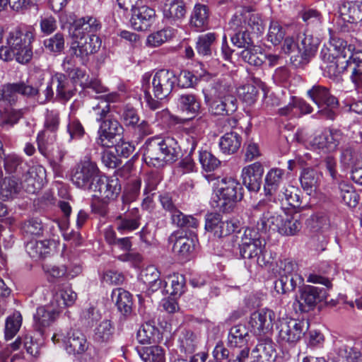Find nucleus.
I'll use <instances>...</instances> for the list:
<instances>
[{"mask_svg": "<svg viewBox=\"0 0 362 362\" xmlns=\"http://www.w3.org/2000/svg\"><path fill=\"white\" fill-rule=\"evenodd\" d=\"M180 153V148L177 141L172 137L164 139L150 138L143 147L144 160L148 165L155 168L175 162Z\"/></svg>", "mask_w": 362, "mask_h": 362, "instance_id": "obj_1", "label": "nucleus"}, {"mask_svg": "<svg viewBox=\"0 0 362 362\" xmlns=\"http://www.w3.org/2000/svg\"><path fill=\"white\" fill-rule=\"evenodd\" d=\"M43 78L37 81L32 79L27 81L8 83L0 87V104L14 105L18 101V94L33 100H37L43 86Z\"/></svg>", "mask_w": 362, "mask_h": 362, "instance_id": "obj_2", "label": "nucleus"}, {"mask_svg": "<svg viewBox=\"0 0 362 362\" xmlns=\"http://www.w3.org/2000/svg\"><path fill=\"white\" fill-rule=\"evenodd\" d=\"M35 39L33 28H16L6 36V44L16 52V61L21 64L28 63L33 57L32 43Z\"/></svg>", "mask_w": 362, "mask_h": 362, "instance_id": "obj_3", "label": "nucleus"}, {"mask_svg": "<svg viewBox=\"0 0 362 362\" xmlns=\"http://www.w3.org/2000/svg\"><path fill=\"white\" fill-rule=\"evenodd\" d=\"M243 197L241 185L232 177L223 178L216 195L212 198L211 204L223 212H229Z\"/></svg>", "mask_w": 362, "mask_h": 362, "instance_id": "obj_4", "label": "nucleus"}, {"mask_svg": "<svg viewBox=\"0 0 362 362\" xmlns=\"http://www.w3.org/2000/svg\"><path fill=\"white\" fill-rule=\"evenodd\" d=\"M100 175V172L96 163L85 158L73 169L71 182L76 187L90 191Z\"/></svg>", "mask_w": 362, "mask_h": 362, "instance_id": "obj_5", "label": "nucleus"}, {"mask_svg": "<svg viewBox=\"0 0 362 362\" xmlns=\"http://www.w3.org/2000/svg\"><path fill=\"white\" fill-rule=\"evenodd\" d=\"M308 97L319 107H323L320 112L327 118L333 119L335 110L338 107V99L331 94L327 87L316 84L307 92Z\"/></svg>", "mask_w": 362, "mask_h": 362, "instance_id": "obj_6", "label": "nucleus"}, {"mask_svg": "<svg viewBox=\"0 0 362 362\" xmlns=\"http://www.w3.org/2000/svg\"><path fill=\"white\" fill-rule=\"evenodd\" d=\"M279 341L295 344L308 329V322L295 319H283L277 325Z\"/></svg>", "mask_w": 362, "mask_h": 362, "instance_id": "obj_7", "label": "nucleus"}, {"mask_svg": "<svg viewBox=\"0 0 362 362\" xmlns=\"http://www.w3.org/2000/svg\"><path fill=\"white\" fill-rule=\"evenodd\" d=\"M334 44L329 48H323L320 57L323 62L321 67L324 75L335 80L346 69V65L344 55L334 51Z\"/></svg>", "mask_w": 362, "mask_h": 362, "instance_id": "obj_8", "label": "nucleus"}, {"mask_svg": "<svg viewBox=\"0 0 362 362\" xmlns=\"http://www.w3.org/2000/svg\"><path fill=\"white\" fill-rule=\"evenodd\" d=\"M177 83V75L170 69H160L151 81V92L155 98L163 100L172 93Z\"/></svg>", "mask_w": 362, "mask_h": 362, "instance_id": "obj_9", "label": "nucleus"}, {"mask_svg": "<svg viewBox=\"0 0 362 362\" xmlns=\"http://www.w3.org/2000/svg\"><path fill=\"white\" fill-rule=\"evenodd\" d=\"M327 295V290L323 288L305 286L300 290V297L296 298L293 305L301 313L309 312L317 303L326 300Z\"/></svg>", "mask_w": 362, "mask_h": 362, "instance_id": "obj_10", "label": "nucleus"}, {"mask_svg": "<svg viewBox=\"0 0 362 362\" xmlns=\"http://www.w3.org/2000/svg\"><path fill=\"white\" fill-rule=\"evenodd\" d=\"M123 133V127L116 118L112 116L100 122L98 130L96 144L102 147L110 148L115 145Z\"/></svg>", "mask_w": 362, "mask_h": 362, "instance_id": "obj_11", "label": "nucleus"}, {"mask_svg": "<svg viewBox=\"0 0 362 362\" xmlns=\"http://www.w3.org/2000/svg\"><path fill=\"white\" fill-rule=\"evenodd\" d=\"M328 357L332 362H362V353L345 339L334 341Z\"/></svg>", "mask_w": 362, "mask_h": 362, "instance_id": "obj_12", "label": "nucleus"}, {"mask_svg": "<svg viewBox=\"0 0 362 362\" xmlns=\"http://www.w3.org/2000/svg\"><path fill=\"white\" fill-rule=\"evenodd\" d=\"M334 51L343 54L346 59V69L351 70V74L362 73V51H355L352 45L342 39L334 40Z\"/></svg>", "mask_w": 362, "mask_h": 362, "instance_id": "obj_13", "label": "nucleus"}, {"mask_svg": "<svg viewBox=\"0 0 362 362\" xmlns=\"http://www.w3.org/2000/svg\"><path fill=\"white\" fill-rule=\"evenodd\" d=\"M121 191V186L117 178H107L99 176L90 192H94V197L100 199L103 202L115 199Z\"/></svg>", "mask_w": 362, "mask_h": 362, "instance_id": "obj_14", "label": "nucleus"}, {"mask_svg": "<svg viewBox=\"0 0 362 362\" xmlns=\"http://www.w3.org/2000/svg\"><path fill=\"white\" fill-rule=\"evenodd\" d=\"M296 37L298 40V54L293 55V62H296L298 64H306L315 55L319 40L305 33H299Z\"/></svg>", "mask_w": 362, "mask_h": 362, "instance_id": "obj_15", "label": "nucleus"}, {"mask_svg": "<svg viewBox=\"0 0 362 362\" xmlns=\"http://www.w3.org/2000/svg\"><path fill=\"white\" fill-rule=\"evenodd\" d=\"M237 228L231 221H223L222 216L217 213H210L206 216L205 229L211 233L214 237L221 238L229 235Z\"/></svg>", "mask_w": 362, "mask_h": 362, "instance_id": "obj_16", "label": "nucleus"}, {"mask_svg": "<svg viewBox=\"0 0 362 362\" xmlns=\"http://www.w3.org/2000/svg\"><path fill=\"white\" fill-rule=\"evenodd\" d=\"M274 320V312L264 308L252 313L249 323L255 334L262 335L272 329Z\"/></svg>", "mask_w": 362, "mask_h": 362, "instance_id": "obj_17", "label": "nucleus"}, {"mask_svg": "<svg viewBox=\"0 0 362 362\" xmlns=\"http://www.w3.org/2000/svg\"><path fill=\"white\" fill-rule=\"evenodd\" d=\"M101 44L102 41L98 35L90 34L81 37L77 42L76 46L72 45L71 49L76 57L84 60L90 54L97 52L100 48Z\"/></svg>", "mask_w": 362, "mask_h": 362, "instance_id": "obj_18", "label": "nucleus"}, {"mask_svg": "<svg viewBox=\"0 0 362 362\" xmlns=\"http://www.w3.org/2000/svg\"><path fill=\"white\" fill-rule=\"evenodd\" d=\"M132 11L131 23L132 27L136 30H147L155 21L156 11L148 6L134 7Z\"/></svg>", "mask_w": 362, "mask_h": 362, "instance_id": "obj_19", "label": "nucleus"}, {"mask_svg": "<svg viewBox=\"0 0 362 362\" xmlns=\"http://www.w3.org/2000/svg\"><path fill=\"white\" fill-rule=\"evenodd\" d=\"M263 174L264 168L260 163L250 164L242 170L243 183L250 191L257 192L261 187Z\"/></svg>", "mask_w": 362, "mask_h": 362, "instance_id": "obj_20", "label": "nucleus"}, {"mask_svg": "<svg viewBox=\"0 0 362 362\" xmlns=\"http://www.w3.org/2000/svg\"><path fill=\"white\" fill-rule=\"evenodd\" d=\"M123 214L115 218L116 229L123 233L136 230L140 226L141 214L136 207L125 209Z\"/></svg>", "mask_w": 362, "mask_h": 362, "instance_id": "obj_21", "label": "nucleus"}, {"mask_svg": "<svg viewBox=\"0 0 362 362\" xmlns=\"http://www.w3.org/2000/svg\"><path fill=\"white\" fill-rule=\"evenodd\" d=\"M209 105V112L215 116H230L238 108V101L235 95H228L223 98L211 99Z\"/></svg>", "mask_w": 362, "mask_h": 362, "instance_id": "obj_22", "label": "nucleus"}, {"mask_svg": "<svg viewBox=\"0 0 362 362\" xmlns=\"http://www.w3.org/2000/svg\"><path fill=\"white\" fill-rule=\"evenodd\" d=\"M340 136L339 131H325L316 136L311 141V144L315 148L322 150L324 152H331L338 146Z\"/></svg>", "mask_w": 362, "mask_h": 362, "instance_id": "obj_23", "label": "nucleus"}, {"mask_svg": "<svg viewBox=\"0 0 362 362\" xmlns=\"http://www.w3.org/2000/svg\"><path fill=\"white\" fill-rule=\"evenodd\" d=\"M60 312L50 303L47 306L37 308L34 315L35 329L42 333L43 329L50 326L59 317Z\"/></svg>", "mask_w": 362, "mask_h": 362, "instance_id": "obj_24", "label": "nucleus"}, {"mask_svg": "<svg viewBox=\"0 0 362 362\" xmlns=\"http://www.w3.org/2000/svg\"><path fill=\"white\" fill-rule=\"evenodd\" d=\"M162 11L163 18L169 23L180 22L185 17L186 5L182 0H166Z\"/></svg>", "mask_w": 362, "mask_h": 362, "instance_id": "obj_25", "label": "nucleus"}, {"mask_svg": "<svg viewBox=\"0 0 362 362\" xmlns=\"http://www.w3.org/2000/svg\"><path fill=\"white\" fill-rule=\"evenodd\" d=\"M77 299V293L69 286H59L54 293L51 304L57 310H61L66 307L72 306Z\"/></svg>", "mask_w": 362, "mask_h": 362, "instance_id": "obj_26", "label": "nucleus"}, {"mask_svg": "<svg viewBox=\"0 0 362 362\" xmlns=\"http://www.w3.org/2000/svg\"><path fill=\"white\" fill-rule=\"evenodd\" d=\"M240 23L241 18L238 16H233L229 22L230 28L235 32L231 37V41L234 45L245 49L252 46V40L247 30H243V28H238Z\"/></svg>", "mask_w": 362, "mask_h": 362, "instance_id": "obj_27", "label": "nucleus"}, {"mask_svg": "<svg viewBox=\"0 0 362 362\" xmlns=\"http://www.w3.org/2000/svg\"><path fill=\"white\" fill-rule=\"evenodd\" d=\"M204 100L209 103L211 99L226 98L233 94V88L225 78H218L211 84L210 89L204 90Z\"/></svg>", "mask_w": 362, "mask_h": 362, "instance_id": "obj_28", "label": "nucleus"}, {"mask_svg": "<svg viewBox=\"0 0 362 362\" xmlns=\"http://www.w3.org/2000/svg\"><path fill=\"white\" fill-rule=\"evenodd\" d=\"M66 351L69 354H81L88 348L85 336L79 331L74 330L63 339Z\"/></svg>", "mask_w": 362, "mask_h": 362, "instance_id": "obj_29", "label": "nucleus"}, {"mask_svg": "<svg viewBox=\"0 0 362 362\" xmlns=\"http://www.w3.org/2000/svg\"><path fill=\"white\" fill-rule=\"evenodd\" d=\"M210 11L208 6L202 4H196L190 16V25L199 31L208 28L209 23Z\"/></svg>", "mask_w": 362, "mask_h": 362, "instance_id": "obj_30", "label": "nucleus"}, {"mask_svg": "<svg viewBox=\"0 0 362 362\" xmlns=\"http://www.w3.org/2000/svg\"><path fill=\"white\" fill-rule=\"evenodd\" d=\"M28 187L26 190L30 193H35L40 190L46 182V170L41 165L32 168L25 180Z\"/></svg>", "mask_w": 362, "mask_h": 362, "instance_id": "obj_31", "label": "nucleus"}, {"mask_svg": "<svg viewBox=\"0 0 362 362\" xmlns=\"http://www.w3.org/2000/svg\"><path fill=\"white\" fill-rule=\"evenodd\" d=\"M265 243L240 245V254L244 259L257 257V262L259 265L266 266L269 261L265 260Z\"/></svg>", "mask_w": 362, "mask_h": 362, "instance_id": "obj_32", "label": "nucleus"}, {"mask_svg": "<svg viewBox=\"0 0 362 362\" xmlns=\"http://www.w3.org/2000/svg\"><path fill=\"white\" fill-rule=\"evenodd\" d=\"M339 13L344 21L356 23L362 19V4L359 1H347L339 8Z\"/></svg>", "mask_w": 362, "mask_h": 362, "instance_id": "obj_33", "label": "nucleus"}, {"mask_svg": "<svg viewBox=\"0 0 362 362\" xmlns=\"http://www.w3.org/2000/svg\"><path fill=\"white\" fill-rule=\"evenodd\" d=\"M284 171L278 168L270 169L265 176L264 191L267 195H273L284 182Z\"/></svg>", "mask_w": 362, "mask_h": 362, "instance_id": "obj_34", "label": "nucleus"}, {"mask_svg": "<svg viewBox=\"0 0 362 362\" xmlns=\"http://www.w3.org/2000/svg\"><path fill=\"white\" fill-rule=\"evenodd\" d=\"M252 362H273L275 357V350L269 341H261L252 351Z\"/></svg>", "mask_w": 362, "mask_h": 362, "instance_id": "obj_35", "label": "nucleus"}, {"mask_svg": "<svg viewBox=\"0 0 362 362\" xmlns=\"http://www.w3.org/2000/svg\"><path fill=\"white\" fill-rule=\"evenodd\" d=\"M249 337L247 329L245 325H235L229 331L228 344L233 348H243L247 344Z\"/></svg>", "mask_w": 362, "mask_h": 362, "instance_id": "obj_36", "label": "nucleus"}, {"mask_svg": "<svg viewBox=\"0 0 362 362\" xmlns=\"http://www.w3.org/2000/svg\"><path fill=\"white\" fill-rule=\"evenodd\" d=\"M52 243L50 240H32L25 245V250L28 255L34 259L45 258L51 252V245Z\"/></svg>", "mask_w": 362, "mask_h": 362, "instance_id": "obj_37", "label": "nucleus"}, {"mask_svg": "<svg viewBox=\"0 0 362 362\" xmlns=\"http://www.w3.org/2000/svg\"><path fill=\"white\" fill-rule=\"evenodd\" d=\"M112 298L115 301L118 310L124 316L131 314L133 302L129 292L121 288L114 289L112 293Z\"/></svg>", "mask_w": 362, "mask_h": 362, "instance_id": "obj_38", "label": "nucleus"}, {"mask_svg": "<svg viewBox=\"0 0 362 362\" xmlns=\"http://www.w3.org/2000/svg\"><path fill=\"white\" fill-rule=\"evenodd\" d=\"M22 188V184L14 177H4L0 182V199L4 201L16 197Z\"/></svg>", "mask_w": 362, "mask_h": 362, "instance_id": "obj_39", "label": "nucleus"}, {"mask_svg": "<svg viewBox=\"0 0 362 362\" xmlns=\"http://www.w3.org/2000/svg\"><path fill=\"white\" fill-rule=\"evenodd\" d=\"M321 174L314 169L305 168L301 173L300 182L302 188L310 195L317 189L320 182Z\"/></svg>", "mask_w": 362, "mask_h": 362, "instance_id": "obj_40", "label": "nucleus"}, {"mask_svg": "<svg viewBox=\"0 0 362 362\" xmlns=\"http://www.w3.org/2000/svg\"><path fill=\"white\" fill-rule=\"evenodd\" d=\"M278 198L281 200L285 199L287 204L294 209L301 210L306 206V204L302 205L300 191L292 185L284 187L279 192Z\"/></svg>", "mask_w": 362, "mask_h": 362, "instance_id": "obj_41", "label": "nucleus"}, {"mask_svg": "<svg viewBox=\"0 0 362 362\" xmlns=\"http://www.w3.org/2000/svg\"><path fill=\"white\" fill-rule=\"evenodd\" d=\"M241 142V136L236 132H230L221 137L219 146L223 153L233 154L240 148Z\"/></svg>", "mask_w": 362, "mask_h": 362, "instance_id": "obj_42", "label": "nucleus"}, {"mask_svg": "<svg viewBox=\"0 0 362 362\" xmlns=\"http://www.w3.org/2000/svg\"><path fill=\"white\" fill-rule=\"evenodd\" d=\"M283 218L284 216L274 212L271 209L266 214H262L259 220L257 221V226L262 231H266L267 229L279 231Z\"/></svg>", "mask_w": 362, "mask_h": 362, "instance_id": "obj_43", "label": "nucleus"}, {"mask_svg": "<svg viewBox=\"0 0 362 362\" xmlns=\"http://www.w3.org/2000/svg\"><path fill=\"white\" fill-rule=\"evenodd\" d=\"M291 28L292 27L283 26L278 21H272L267 35V40L275 46L278 45L289 33Z\"/></svg>", "mask_w": 362, "mask_h": 362, "instance_id": "obj_44", "label": "nucleus"}, {"mask_svg": "<svg viewBox=\"0 0 362 362\" xmlns=\"http://www.w3.org/2000/svg\"><path fill=\"white\" fill-rule=\"evenodd\" d=\"M57 83V96L64 101L69 100L74 94L75 88H72L69 81L63 74H57L53 77Z\"/></svg>", "mask_w": 362, "mask_h": 362, "instance_id": "obj_45", "label": "nucleus"}, {"mask_svg": "<svg viewBox=\"0 0 362 362\" xmlns=\"http://www.w3.org/2000/svg\"><path fill=\"white\" fill-rule=\"evenodd\" d=\"M185 279L183 275L173 274L168 277V281L164 282L163 291L170 296H181L184 293Z\"/></svg>", "mask_w": 362, "mask_h": 362, "instance_id": "obj_46", "label": "nucleus"}, {"mask_svg": "<svg viewBox=\"0 0 362 362\" xmlns=\"http://www.w3.org/2000/svg\"><path fill=\"white\" fill-rule=\"evenodd\" d=\"M303 283V279L300 275L279 277L275 281V290L279 293H286L295 290L297 286Z\"/></svg>", "mask_w": 362, "mask_h": 362, "instance_id": "obj_47", "label": "nucleus"}, {"mask_svg": "<svg viewBox=\"0 0 362 362\" xmlns=\"http://www.w3.org/2000/svg\"><path fill=\"white\" fill-rule=\"evenodd\" d=\"M158 329L155 327V322L144 323L136 334V339L141 344L155 343L159 339Z\"/></svg>", "mask_w": 362, "mask_h": 362, "instance_id": "obj_48", "label": "nucleus"}, {"mask_svg": "<svg viewBox=\"0 0 362 362\" xmlns=\"http://www.w3.org/2000/svg\"><path fill=\"white\" fill-rule=\"evenodd\" d=\"M300 228L301 223L298 215L288 216L285 214L278 232L284 235H293L300 231Z\"/></svg>", "mask_w": 362, "mask_h": 362, "instance_id": "obj_49", "label": "nucleus"}, {"mask_svg": "<svg viewBox=\"0 0 362 362\" xmlns=\"http://www.w3.org/2000/svg\"><path fill=\"white\" fill-rule=\"evenodd\" d=\"M341 160L348 166L361 167L362 166V153L357 148L348 146L343 148Z\"/></svg>", "mask_w": 362, "mask_h": 362, "instance_id": "obj_50", "label": "nucleus"}, {"mask_svg": "<svg viewBox=\"0 0 362 362\" xmlns=\"http://www.w3.org/2000/svg\"><path fill=\"white\" fill-rule=\"evenodd\" d=\"M4 167L6 173L9 174H21L24 171L25 163L23 158L16 153H8L4 155Z\"/></svg>", "mask_w": 362, "mask_h": 362, "instance_id": "obj_51", "label": "nucleus"}, {"mask_svg": "<svg viewBox=\"0 0 362 362\" xmlns=\"http://www.w3.org/2000/svg\"><path fill=\"white\" fill-rule=\"evenodd\" d=\"M187 141L191 145L189 148V153L182 158L179 163V168H181L184 173H189L197 170L196 164L192 158V155L197 148L198 139L190 136L187 139Z\"/></svg>", "mask_w": 362, "mask_h": 362, "instance_id": "obj_52", "label": "nucleus"}, {"mask_svg": "<svg viewBox=\"0 0 362 362\" xmlns=\"http://www.w3.org/2000/svg\"><path fill=\"white\" fill-rule=\"evenodd\" d=\"M82 88L88 95L97 99L103 98L102 95L107 92V88L95 78H87L85 82H82Z\"/></svg>", "mask_w": 362, "mask_h": 362, "instance_id": "obj_53", "label": "nucleus"}, {"mask_svg": "<svg viewBox=\"0 0 362 362\" xmlns=\"http://www.w3.org/2000/svg\"><path fill=\"white\" fill-rule=\"evenodd\" d=\"M115 328L110 320H103L95 329L94 339L98 343L110 341L114 334Z\"/></svg>", "mask_w": 362, "mask_h": 362, "instance_id": "obj_54", "label": "nucleus"}, {"mask_svg": "<svg viewBox=\"0 0 362 362\" xmlns=\"http://www.w3.org/2000/svg\"><path fill=\"white\" fill-rule=\"evenodd\" d=\"M139 355L144 362H165L164 350L158 346L144 347Z\"/></svg>", "mask_w": 362, "mask_h": 362, "instance_id": "obj_55", "label": "nucleus"}, {"mask_svg": "<svg viewBox=\"0 0 362 362\" xmlns=\"http://www.w3.org/2000/svg\"><path fill=\"white\" fill-rule=\"evenodd\" d=\"M306 224L315 232H324L329 229L330 221L328 216L324 212H318L306 221Z\"/></svg>", "mask_w": 362, "mask_h": 362, "instance_id": "obj_56", "label": "nucleus"}, {"mask_svg": "<svg viewBox=\"0 0 362 362\" xmlns=\"http://www.w3.org/2000/svg\"><path fill=\"white\" fill-rule=\"evenodd\" d=\"M216 39L214 33H208L199 36L196 49L199 54L202 56H210L212 53V46Z\"/></svg>", "mask_w": 362, "mask_h": 362, "instance_id": "obj_57", "label": "nucleus"}, {"mask_svg": "<svg viewBox=\"0 0 362 362\" xmlns=\"http://www.w3.org/2000/svg\"><path fill=\"white\" fill-rule=\"evenodd\" d=\"M75 30L94 34L101 28V23L93 16H85L74 22Z\"/></svg>", "mask_w": 362, "mask_h": 362, "instance_id": "obj_58", "label": "nucleus"}, {"mask_svg": "<svg viewBox=\"0 0 362 362\" xmlns=\"http://www.w3.org/2000/svg\"><path fill=\"white\" fill-rule=\"evenodd\" d=\"M179 348L182 353H193L197 345V336L190 331L182 332L178 339Z\"/></svg>", "mask_w": 362, "mask_h": 362, "instance_id": "obj_59", "label": "nucleus"}, {"mask_svg": "<svg viewBox=\"0 0 362 362\" xmlns=\"http://www.w3.org/2000/svg\"><path fill=\"white\" fill-rule=\"evenodd\" d=\"M177 101L181 109L187 113L195 114L200 109V103L193 94H182Z\"/></svg>", "mask_w": 362, "mask_h": 362, "instance_id": "obj_60", "label": "nucleus"}, {"mask_svg": "<svg viewBox=\"0 0 362 362\" xmlns=\"http://www.w3.org/2000/svg\"><path fill=\"white\" fill-rule=\"evenodd\" d=\"M0 106L4 107L3 110L0 109V126L8 124H14L22 116L21 110L11 108L13 105L0 104Z\"/></svg>", "mask_w": 362, "mask_h": 362, "instance_id": "obj_61", "label": "nucleus"}, {"mask_svg": "<svg viewBox=\"0 0 362 362\" xmlns=\"http://www.w3.org/2000/svg\"><path fill=\"white\" fill-rule=\"evenodd\" d=\"M22 325V316L19 312L14 313L7 317L5 325V338L11 339L18 332Z\"/></svg>", "mask_w": 362, "mask_h": 362, "instance_id": "obj_62", "label": "nucleus"}, {"mask_svg": "<svg viewBox=\"0 0 362 362\" xmlns=\"http://www.w3.org/2000/svg\"><path fill=\"white\" fill-rule=\"evenodd\" d=\"M195 242L193 238L179 237L176 239L173 250L182 257H187L194 249Z\"/></svg>", "mask_w": 362, "mask_h": 362, "instance_id": "obj_63", "label": "nucleus"}, {"mask_svg": "<svg viewBox=\"0 0 362 362\" xmlns=\"http://www.w3.org/2000/svg\"><path fill=\"white\" fill-rule=\"evenodd\" d=\"M199 161L206 172L215 170L221 164V161L206 150L199 151Z\"/></svg>", "mask_w": 362, "mask_h": 362, "instance_id": "obj_64", "label": "nucleus"}]
</instances>
